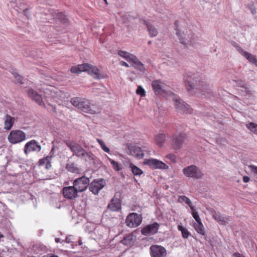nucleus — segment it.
<instances>
[{
	"label": "nucleus",
	"instance_id": "f257e3e1",
	"mask_svg": "<svg viewBox=\"0 0 257 257\" xmlns=\"http://www.w3.org/2000/svg\"><path fill=\"white\" fill-rule=\"evenodd\" d=\"M184 81L187 91L191 95L196 94L199 91L202 97L208 98L213 95L211 86L205 81H200L197 74L191 72H186Z\"/></svg>",
	"mask_w": 257,
	"mask_h": 257
},
{
	"label": "nucleus",
	"instance_id": "f03ea898",
	"mask_svg": "<svg viewBox=\"0 0 257 257\" xmlns=\"http://www.w3.org/2000/svg\"><path fill=\"white\" fill-rule=\"evenodd\" d=\"M66 145L73 153V156L86 162L94 160V155L90 152H87L77 142L69 140L66 141Z\"/></svg>",
	"mask_w": 257,
	"mask_h": 257
},
{
	"label": "nucleus",
	"instance_id": "7ed1b4c3",
	"mask_svg": "<svg viewBox=\"0 0 257 257\" xmlns=\"http://www.w3.org/2000/svg\"><path fill=\"white\" fill-rule=\"evenodd\" d=\"M70 71L72 73L79 74L82 72H86L96 79L103 78L100 70L95 66L88 63H83L71 67Z\"/></svg>",
	"mask_w": 257,
	"mask_h": 257
},
{
	"label": "nucleus",
	"instance_id": "20e7f679",
	"mask_svg": "<svg viewBox=\"0 0 257 257\" xmlns=\"http://www.w3.org/2000/svg\"><path fill=\"white\" fill-rule=\"evenodd\" d=\"M70 102L73 106L84 112L93 114L95 112L90 101L84 98L74 97L71 98Z\"/></svg>",
	"mask_w": 257,
	"mask_h": 257
},
{
	"label": "nucleus",
	"instance_id": "39448f33",
	"mask_svg": "<svg viewBox=\"0 0 257 257\" xmlns=\"http://www.w3.org/2000/svg\"><path fill=\"white\" fill-rule=\"evenodd\" d=\"M176 27V35L180 41V42L186 46H194L196 44V39L193 34H184L181 32L178 28V23H174Z\"/></svg>",
	"mask_w": 257,
	"mask_h": 257
},
{
	"label": "nucleus",
	"instance_id": "423d86ee",
	"mask_svg": "<svg viewBox=\"0 0 257 257\" xmlns=\"http://www.w3.org/2000/svg\"><path fill=\"white\" fill-rule=\"evenodd\" d=\"M89 183V178L83 175L74 179L73 181V185L78 193H82L87 190Z\"/></svg>",
	"mask_w": 257,
	"mask_h": 257
},
{
	"label": "nucleus",
	"instance_id": "0eeeda50",
	"mask_svg": "<svg viewBox=\"0 0 257 257\" xmlns=\"http://www.w3.org/2000/svg\"><path fill=\"white\" fill-rule=\"evenodd\" d=\"M183 173L186 177L197 179L202 178L203 176L201 170L194 165L184 168L183 169Z\"/></svg>",
	"mask_w": 257,
	"mask_h": 257
},
{
	"label": "nucleus",
	"instance_id": "6e6552de",
	"mask_svg": "<svg viewBox=\"0 0 257 257\" xmlns=\"http://www.w3.org/2000/svg\"><path fill=\"white\" fill-rule=\"evenodd\" d=\"M26 139V134L19 130L11 131L8 136L9 142L12 144L20 143L25 141Z\"/></svg>",
	"mask_w": 257,
	"mask_h": 257
},
{
	"label": "nucleus",
	"instance_id": "1a4fd4ad",
	"mask_svg": "<svg viewBox=\"0 0 257 257\" xmlns=\"http://www.w3.org/2000/svg\"><path fill=\"white\" fill-rule=\"evenodd\" d=\"M173 100L177 110L181 113H191L192 109L190 106L183 101L177 95H173Z\"/></svg>",
	"mask_w": 257,
	"mask_h": 257
},
{
	"label": "nucleus",
	"instance_id": "9d476101",
	"mask_svg": "<svg viewBox=\"0 0 257 257\" xmlns=\"http://www.w3.org/2000/svg\"><path fill=\"white\" fill-rule=\"evenodd\" d=\"M142 217L141 215L137 213H131L126 217L125 223L129 227L135 228L138 227L141 223Z\"/></svg>",
	"mask_w": 257,
	"mask_h": 257
},
{
	"label": "nucleus",
	"instance_id": "9b49d317",
	"mask_svg": "<svg viewBox=\"0 0 257 257\" xmlns=\"http://www.w3.org/2000/svg\"><path fill=\"white\" fill-rule=\"evenodd\" d=\"M150 254L151 257H166L167 250L162 245L153 244L150 247Z\"/></svg>",
	"mask_w": 257,
	"mask_h": 257
},
{
	"label": "nucleus",
	"instance_id": "f8f14e48",
	"mask_svg": "<svg viewBox=\"0 0 257 257\" xmlns=\"http://www.w3.org/2000/svg\"><path fill=\"white\" fill-rule=\"evenodd\" d=\"M106 183L103 179H95L89 185V189L93 194L96 195L105 186Z\"/></svg>",
	"mask_w": 257,
	"mask_h": 257
},
{
	"label": "nucleus",
	"instance_id": "ddd939ff",
	"mask_svg": "<svg viewBox=\"0 0 257 257\" xmlns=\"http://www.w3.org/2000/svg\"><path fill=\"white\" fill-rule=\"evenodd\" d=\"M41 150V145L36 140H32L25 144L24 151L26 155H28L32 152H39Z\"/></svg>",
	"mask_w": 257,
	"mask_h": 257
},
{
	"label": "nucleus",
	"instance_id": "4468645a",
	"mask_svg": "<svg viewBox=\"0 0 257 257\" xmlns=\"http://www.w3.org/2000/svg\"><path fill=\"white\" fill-rule=\"evenodd\" d=\"M144 164L153 169H166L168 166L163 162L155 159H145Z\"/></svg>",
	"mask_w": 257,
	"mask_h": 257
},
{
	"label": "nucleus",
	"instance_id": "2eb2a0df",
	"mask_svg": "<svg viewBox=\"0 0 257 257\" xmlns=\"http://www.w3.org/2000/svg\"><path fill=\"white\" fill-rule=\"evenodd\" d=\"M185 139L184 134H175L173 137L171 145L175 150H179L182 147Z\"/></svg>",
	"mask_w": 257,
	"mask_h": 257
},
{
	"label": "nucleus",
	"instance_id": "dca6fc26",
	"mask_svg": "<svg viewBox=\"0 0 257 257\" xmlns=\"http://www.w3.org/2000/svg\"><path fill=\"white\" fill-rule=\"evenodd\" d=\"M63 194L65 198L69 199H74L78 197V192L74 188V185L64 187L63 189Z\"/></svg>",
	"mask_w": 257,
	"mask_h": 257
},
{
	"label": "nucleus",
	"instance_id": "f3484780",
	"mask_svg": "<svg viewBox=\"0 0 257 257\" xmlns=\"http://www.w3.org/2000/svg\"><path fill=\"white\" fill-rule=\"evenodd\" d=\"M159 227L160 224L155 222L142 228L141 233L144 235H154L158 232Z\"/></svg>",
	"mask_w": 257,
	"mask_h": 257
},
{
	"label": "nucleus",
	"instance_id": "a211bd4d",
	"mask_svg": "<svg viewBox=\"0 0 257 257\" xmlns=\"http://www.w3.org/2000/svg\"><path fill=\"white\" fill-rule=\"evenodd\" d=\"M128 150L130 155L138 159H142L144 156L145 151L140 147L136 145H130L128 146Z\"/></svg>",
	"mask_w": 257,
	"mask_h": 257
},
{
	"label": "nucleus",
	"instance_id": "6ab92c4d",
	"mask_svg": "<svg viewBox=\"0 0 257 257\" xmlns=\"http://www.w3.org/2000/svg\"><path fill=\"white\" fill-rule=\"evenodd\" d=\"M100 229H103L102 226H96L92 222H87L84 225V230L85 232L91 234L92 237H93V234H96V231Z\"/></svg>",
	"mask_w": 257,
	"mask_h": 257
},
{
	"label": "nucleus",
	"instance_id": "aec40b11",
	"mask_svg": "<svg viewBox=\"0 0 257 257\" xmlns=\"http://www.w3.org/2000/svg\"><path fill=\"white\" fill-rule=\"evenodd\" d=\"M152 87L155 94L157 95H162L165 93L164 84L160 80L153 81Z\"/></svg>",
	"mask_w": 257,
	"mask_h": 257
},
{
	"label": "nucleus",
	"instance_id": "412c9836",
	"mask_svg": "<svg viewBox=\"0 0 257 257\" xmlns=\"http://www.w3.org/2000/svg\"><path fill=\"white\" fill-rule=\"evenodd\" d=\"M28 94L29 96L40 105L44 104L41 95L39 94L37 91L33 89H29L28 90Z\"/></svg>",
	"mask_w": 257,
	"mask_h": 257
},
{
	"label": "nucleus",
	"instance_id": "4be33fe9",
	"mask_svg": "<svg viewBox=\"0 0 257 257\" xmlns=\"http://www.w3.org/2000/svg\"><path fill=\"white\" fill-rule=\"evenodd\" d=\"M107 208L112 211H118L121 208V202L120 200L113 197L109 202Z\"/></svg>",
	"mask_w": 257,
	"mask_h": 257
},
{
	"label": "nucleus",
	"instance_id": "5701e85b",
	"mask_svg": "<svg viewBox=\"0 0 257 257\" xmlns=\"http://www.w3.org/2000/svg\"><path fill=\"white\" fill-rule=\"evenodd\" d=\"M130 62L132 64V66L136 69L138 70L142 73L145 72V67L144 65L138 59V58L136 56H134V57Z\"/></svg>",
	"mask_w": 257,
	"mask_h": 257
},
{
	"label": "nucleus",
	"instance_id": "b1692460",
	"mask_svg": "<svg viewBox=\"0 0 257 257\" xmlns=\"http://www.w3.org/2000/svg\"><path fill=\"white\" fill-rule=\"evenodd\" d=\"M135 241V239L133 234L128 233L123 236L122 239L120 240V242L124 245L131 246L134 244Z\"/></svg>",
	"mask_w": 257,
	"mask_h": 257
},
{
	"label": "nucleus",
	"instance_id": "393cba45",
	"mask_svg": "<svg viewBox=\"0 0 257 257\" xmlns=\"http://www.w3.org/2000/svg\"><path fill=\"white\" fill-rule=\"evenodd\" d=\"M142 21L143 24L147 27L149 35L152 37H156L158 34V30L155 26L147 20H143Z\"/></svg>",
	"mask_w": 257,
	"mask_h": 257
},
{
	"label": "nucleus",
	"instance_id": "a878e982",
	"mask_svg": "<svg viewBox=\"0 0 257 257\" xmlns=\"http://www.w3.org/2000/svg\"><path fill=\"white\" fill-rule=\"evenodd\" d=\"M53 17L65 26H67L69 23L68 18L63 13L56 12L53 15Z\"/></svg>",
	"mask_w": 257,
	"mask_h": 257
},
{
	"label": "nucleus",
	"instance_id": "bb28decb",
	"mask_svg": "<svg viewBox=\"0 0 257 257\" xmlns=\"http://www.w3.org/2000/svg\"><path fill=\"white\" fill-rule=\"evenodd\" d=\"M4 119L5 121L4 128L6 130H11L15 122V118L8 114H7Z\"/></svg>",
	"mask_w": 257,
	"mask_h": 257
},
{
	"label": "nucleus",
	"instance_id": "cd10ccee",
	"mask_svg": "<svg viewBox=\"0 0 257 257\" xmlns=\"http://www.w3.org/2000/svg\"><path fill=\"white\" fill-rule=\"evenodd\" d=\"M214 218L221 224H225L228 222L229 219L224 216L219 212H215L213 215Z\"/></svg>",
	"mask_w": 257,
	"mask_h": 257
},
{
	"label": "nucleus",
	"instance_id": "c85d7f7f",
	"mask_svg": "<svg viewBox=\"0 0 257 257\" xmlns=\"http://www.w3.org/2000/svg\"><path fill=\"white\" fill-rule=\"evenodd\" d=\"M117 54L119 56L123 58L128 62L131 61V60L135 56L134 55L122 50H119L117 52Z\"/></svg>",
	"mask_w": 257,
	"mask_h": 257
},
{
	"label": "nucleus",
	"instance_id": "c756f323",
	"mask_svg": "<svg viewBox=\"0 0 257 257\" xmlns=\"http://www.w3.org/2000/svg\"><path fill=\"white\" fill-rule=\"evenodd\" d=\"M178 202L179 203L185 202L188 205L191 210L194 209V206L192 205V202L190 199L186 196H180L178 197Z\"/></svg>",
	"mask_w": 257,
	"mask_h": 257
},
{
	"label": "nucleus",
	"instance_id": "7c9ffc66",
	"mask_svg": "<svg viewBox=\"0 0 257 257\" xmlns=\"http://www.w3.org/2000/svg\"><path fill=\"white\" fill-rule=\"evenodd\" d=\"M194 227L196 230V231L202 235H205V232L204 231V227L201 222L199 223H194Z\"/></svg>",
	"mask_w": 257,
	"mask_h": 257
},
{
	"label": "nucleus",
	"instance_id": "2f4dec72",
	"mask_svg": "<svg viewBox=\"0 0 257 257\" xmlns=\"http://www.w3.org/2000/svg\"><path fill=\"white\" fill-rule=\"evenodd\" d=\"M129 168L131 169L132 172L135 176H140L143 172L139 167L132 163L130 164Z\"/></svg>",
	"mask_w": 257,
	"mask_h": 257
},
{
	"label": "nucleus",
	"instance_id": "473e14b6",
	"mask_svg": "<svg viewBox=\"0 0 257 257\" xmlns=\"http://www.w3.org/2000/svg\"><path fill=\"white\" fill-rule=\"evenodd\" d=\"M177 228L178 230L181 232L182 236L184 238H188L191 235L188 229L182 225H178Z\"/></svg>",
	"mask_w": 257,
	"mask_h": 257
},
{
	"label": "nucleus",
	"instance_id": "72a5a7b5",
	"mask_svg": "<svg viewBox=\"0 0 257 257\" xmlns=\"http://www.w3.org/2000/svg\"><path fill=\"white\" fill-rule=\"evenodd\" d=\"M166 140V137L164 134H159L155 137V141L157 145L159 147H162L163 143Z\"/></svg>",
	"mask_w": 257,
	"mask_h": 257
},
{
	"label": "nucleus",
	"instance_id": "f704fd0d",
	"mask_svg": "<svg viewBox=\"0 0 257 257\" xmlns=\"http://www.w3.org/2000/svg\"><path fill=\"white\" fill-rule=\"evenodd\" d=\"M12 74L16 79V82L21 84H25L26 79L22 76L19 75L16 72H13Z\"/></svg>",
	"mask_w": 257,
	"mask_h": 257
},
{
	"label": "nucleus",
	"instance_id": "c9c22d12",
	"mask_svg": "<svg viewBox=\"0 0 257 257\" xmlns=\"http://www.w3.org/2000/svg\"><path fill=\"white\" fill-rule=\"evenodd\" d=\"M66 169L68 171L73 173H77L79 171V169L74 163L67 164Z\"/></svg>",
	"mask_w": 257,
	"mask_h": 257
},
{
	"label": "nucleus",
	"instance_id": "e433bc0d",
	"mask_svg": "<svg viewBox=\"0 0 257 257\" xmlns=\"http://www.w3.org/2000/svg\"><path fill=\"white\" fill-rule=\"evenodd\" d=\"M52 159V156H47L42 159L40 160V164L42 165L44 164H46V168L48 169L51 167V161Z\"/></svg>",
	"mask_w": 257,
	"mask_h": 257
},
{
	"label": "nucleus",
	"instance_id": "4c0bfd02",
	"mask_svg": "<svg viewBox=\"0 0 257 257\" xmlns=\"http://www.w3.org/2000/svg\"><path fill=\"white\" fill-rule=\"evenodd\" d=\"M241 55L245 58L250 63H252L256 58L255 56L251 54L249 52L245 51L244 50L241 54Z\"/></svg>",
	"mask_w": 257,
	"mask_h": 257
},
{
	"label": "nucleus",
	"instance_id": "58836bf2",
	"mask_svg": "<svg viewBox=\"0 0 257 257\" xmlns=\"http://www.w3.org/2000/svg\"><path fill=\"white\" fill-rule=\"evenodd\" d=\"M107 157V159H108V161H109V162L110 163V164L112 166L113 169L115 171H119L121 169V167H120L121 165L120 164L118 163L117 162L112 160L111 159H110L108 157Z\"/></svg>",
	"mask_w": 257,
	"mask_h": 257
},
{
	"label": "nucleus",
	"instance_id": "ea45409f",
	"mask_svg": "<svg viewBox=\"0 0 257 257\" xmlns=\"http://www.w3.org/2000/svg\"><path fill=\"white\" fill-rule=\"evenodd\" d=\"M246 126L252 132L257 135V124L250 122L246 124Z\"/></svg>",
	"mask_w": 257,
	"mask_h": 257
},
{
	"label": "nucleus",
	"instance_id": "a19ab883",
	"mask_svg": "<svg viewBox=\"0 0 257 257\" xmlns=\"http://www.w3.org/2000/svg\"><path fill=\"white\" fill-rule=\"evenodd\" d=\"M97 142L100 145L101 149L103 151H104L105 152L107 153H110V149H109L108 147H107L106 146V145L105 144V143H104V142L102 140H101L100 139H97Z\"/></svg>",
	"mask_w": 257,
	"mask_h": 257
},
{
	"label": "nucleus",
	"instance_id": "79ce46f5",
	"mask_svg": "<svg viewBox=\"0 0 257 257\" xmlns=\"http://www.w3.org/2000/svg\"><path fill=\"white\" fill-rule=\"evenodd\" d=\"M192 210V215L193 217L195 219L197 223H199L201 222V219L200 218L199 215L198 213L195 211V207H194V209Z\"/></svg>",
	"mask_w": 257,
	"mask_h": 257
},
{
	"label": "nucleus",
	"instance_id": "37998d69",
	"mask_svg": "<svg viewBox=\"0 0 257 257\" xmlns=\"http://www.w3.org/2000/svg\"><path fill=\"white\" fill-rule=\"evenodd\" d=\"M136 93L140 95L141 97L145 96L146 95V91L143 87L141 85L139 86L136 90Z\"/></svg>",
	"mask_w": 257,
	"mask_h": 257
},
{
	"label": "nucleus",
	"instance_id": "c03bdc74",
	"mask_svg": "<svg viewBox=\"0 0 257 257\" xmlns=\"http://www.w3.org/2000/svg\"><path fill=\"white\" fill-rule=\"evenodd\" d=\"M231 44L240 54H241L244 51V50L240 46V45L235 42L232 41L231 42Z\"/></svg>",
	"mask_w": 257,
	"mask_h": 257
},
{
	"label": "nucleus",
	"instance_id": "a18cd8bd",
	"mask_svg": "<svg viewBox=\"0 0 257 257\" xmlns=\"http://www.w3.org/2000/svg\"><path fill=\"white\" fill-rule=\"evenodd\" d=\"M231 44L240 54H241L244 51V50L240 46V45L235 42L232 41L231 42Z\"/></svg>",
	"mask_w": 257,
	"mask_h": 257
},
{
	"label": "nucleus",
	"instance_id": "49530a36",
	"mask_svg": "<svg viewBox=\"0 0 257 257\" xmlns=\"http://www.w3.org/2000/svg\"><path fill=\"white\" fill-rule=\"evenodd\" d=\"M236 84L238 86L244 88L245 92H246V94H249L250 91L247 90V87L245 86V84L244 81L241 80H238L236 81Z\"/></svg>",
	"mask_w": 257,
	"mask_h": 257
},
{
	"label": "nucleus",
	"instance_id": "de8ad7c7",
	"mask_svg": "<svg viewBox=\"0 0 257 257\" xmlns=\"http://www.w3.org/2000/svg\"><path fill=\"white\" fill-rule=\"evenodd\" d=\"M166 157L170 160L172 162H175L176 161V156L173 154H168Z\"/></svg>",
	"mask_w": 257,
	"mask_h": 257
},
{
	"label": "nucleus",
	"instance_id": "09e8293b",
	"mask_svg": "<svg viewBox=\"0 0 257 257\" xmlns=\"http://www.w3.org/2000/svg\"><path fill=\"white\" fill-rule=\"evenodd\" d=\"M104 230H106V228L103 226V229H100L96 231V234H94L95 237L102 236L103 232Z\"/></svg>",
	"mask_w": 257,
	"mask_h": 257
},
{
	"label": "nucleus",
	"instance_id": "8fccbe9b",
	"mask_svg": "<svg viewBox=\"0 0 257 257\" xmlns=\"http://www.w3.org/2000/svg\"><path fill=\"white\" fill-rule=\"evenodd\" d=\"M248 167L250 169L252 172L257 174V166L251 165H249Z\"/></svg>",
	"mask_w": 257,
	"mask_h": 257
},
{
	"label": "nucleus",
	"instance_id": "3c124183",
	"mask_svg": "<svg viewBox=\"0 0 257 257\" xmlns=\"http://www.w3.org/2000/svg\"><path fill=\"white\" fill-rule=\"evenodd\" d=\"M72 238H73V237L72 235H69V236H66V239H65V242L67 243H70V242H73Z\"/></svg>",
	"mask_w": 257,
	"mask_h": 257
},
{
	"label": "nucleus",
	"instance_id": "603ef678",
	"mask_svg": "<svg viewBox=\"0 0 257 257\" xmlns=\"http://www.w3.org/2000/svg\"><path fill=\"white\" fill-rule=\"evenodd\" d=\"M163 114L164 112H162L161 114L160 117L158 118V121L159 123H162L164 122Z\"/></svg>",
	"mask_w": 257,
	"mask_h": 257
},
{
	"label": "nucleus",
	"instance_id": "864d4df0",
	"mask_svg": "<svg viewBox=\"0 0 257 257\" xmlns=\"http://www.w3.org/2000/svg\"><path fill=\"white\" fill-rule=\"evenodd\" d=\"M120 64L121 66H124L125 67H129V65L125 62L121 61L120 62Z\"/></svg>",
	"mask_w": 257,
	"mask_h": 257
},
{
	"label": "nucleus",
	"instance_id": "5fc2aeb1",
	"mask_svg": "<svg viewBox=\"0 0 257 257\" xmlns=\"http://www.w3.org/2000/svg\"><path fill=\"white\" fill-rule=\"evenodd\" d=\"M249 180H250L249 177L247 176H243V181L244 183H247V182H249Z\"/></svg>",
	"mask_w": 257,
	"mask_h": 257
},
{
	"label": "nucleus",
	"instance_id": "6e6d98bb",
	"mask_svg": "<svg viewBox=\"0 0 257 257\" xmlns=\"http://www.w3.org/2000/svg\"><path fill=\"white\" fill-rule=\"evenodd\" d=\"M42 257H59V256L55 254H52V253H49V254H46L45 255H43Z\"/></svg>",
	"mask_w": 257,
	"mask_h": 257
},
{
	"label": "nucleus",
	"instance_id": "4d7b16f0",
	"mask_svg": "<svg viewBox=\"0 0 257 257\" xmlns=\"http://www.w3.org/2000/svg\"><path fill=\"white\" fill-rule=\"evenodd\" d=\"M234 255L236 257H245L244 255L240 254L239 253H235Z\"/></svg>",
	"mask_w": 257,
	"mask_h": 257
},
{
	"label": "nucleus",
	"instance_id": "13d9d810",
	"mask_svg": "<svg viewBox=\"0 0 257 257\" xmlns=\"http://www.w3.org/2000/svg\"><path fill=\"white\" fill-rule=\"evenodd\" d=\"M253 64H254L257 67V58L256 57L254 59V60L252 63Z\"/></svg>",
	"mask_w": 257,
	"mask_h": 257
},
{
	"label": "nucleus",
	"instance_id": "bf43d9fd",
	"mask_svg": "<svg viewBox=\"0 0 257 257\" xmlns=\"http://www.w3.org/2000/svg\"><path fill=\"white\" fill-rule=\"evenodd\" d=\"M251 12L252 14H254L255 13H256V11L255 10H253V9H251Z\"/></svg>",
	"mask_w": 257,
	"mask_h": 257
},
{
	"label": "nucleus",
	"instance_id": "052dcab7",
	"mask_svg": "<svg viewBox=\"0 0 257 257\" xmlns=\"http://www.w3.org/2000/svg\"><path fill=\"white\" fill-rule=\"evenodd\" d=\"M60 238H55V241H56V242H57V243H58V242H60Z\"/></svg>",
	"mask_w": 257,
	"mask_h": 257
},
{
	"label": "nucleus",
	"instance_id": "680f3d73",
	"mask_svg": "<svg viewBox=\"0 0 257 257\" xmlns=\"http://www.w3.org/2000/svg\"><path fill=\"white\" fill-rule=\"evenodd\" d=\"M82 244V242L81 241V240H79L78 241V245H81Z\"/></svg>",
	"mask_w": 257,
	"mask_h": 257
},
{
	"label": "nucleus",
	"instance_id": "e2e57ef3",
	"mask_svg": "<svg viewBox=\"0 0 257 257\" xmlns=\"http://www.w3.org/2000/svg\"><path fill=\"white\" fill-rule=\"evenodd\" d=\"M52 108H53V111H54V112H56V107H55V106H54V107L53 106V107H52Z\"/></svg>",
	"mask_w": 257,
	"mask_h": 257
},
{
	"label": "nucleus",
	"instance_id": "0e129e2a",
	"mask_svg": "<svg viewBox=\"0 0 257 257\" xmlns=\"http://www.w3.org/2000/svg\"><path fill=\"white\" fill-rule=\"evenodd\" d=\"M104 2H105V3L106 4H107V1L106 0H103Z\"/></svg>",
	"mask_w": 257,
	"mask_h": 257
},
{
	"label": "nucleus",
	"instance_id": "69168bd1",
	"mask_svg": "<svg viewBox=\"0 0 257 257\" xmlns=\"http://www.w3.org/2000/svg\"><path fill=\"white\" fill-rule=\"evenodd\" d=\"M24 13H25V15H26V10L24 11Z\"/></svg>",
	"mask_w": 257,
	"mask_h": 257
}]
</instances>
